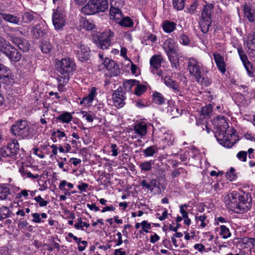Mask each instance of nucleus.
<instances>
[{
	"label": "nucleus",
	"instance_id": "1",
	"mask_svg": "<svg viewBox=\"0 0 255 255\" xmlns=\"http://www.w3.org/2000/svg\"><path fill=\"white\" fill-rule=\"evenodd\" d=\"M213 124L217 129L215 137L219 143L225 147H231L238 139L235 129L229 128L227 118L216 117L213 120Z\"/></svg>",
	"mask_w": 255,
	"mask_h": 255
},
{
	"label": "nucleus",
	"instance_id": "2",
	"mask_svg": "<svg viewBox=\"0 0 255 255\" xmlns=\"http://www.w3.org/2000/svg\"><path fill=\"white\" fill-rule=\"evenodd\" d=\"M226 206L231 211L237 213H243L251 208L250 202L244 197L234 192L226 195L224 197Z\"/></svg>",
	"mask_w": 255,
	"mask_h": 255
},
{
	"label": "nucleus",
	"instance_id": "3",
	"mask_svg": "<svg viewBox=\"0 0 255 255\" xmlns=\"http://www.w3.org/2000/svg\"><path fill=\"white\" fill-rule=\"evenodd\" d=\"M163 48L172 68L177 69L180 65L178 44L173 39L168 38L164 42Z\"/></svg>",
	"mask_w": 255,
	"mask_h": 255
},
{
	"label": "nucleus",
	"instance_id": "4",
	"mask_svg": "<svg viewBox=\"0 0 255 255\" xmlns=\"http://www.w3.org/2000/svg\"><path fill=\"white\" fill-rule=\"evenodd\" d=\"M187 70L191 75L195 77L197 82L206 86L211 84V81L202 74L203 65L196 59L190 58L188 59Z\"/></svg>",
	"mask_w": 255,
	"mask_h": 255
},
{
	"label": "nucleus",
	"instance_id": "5",
	"mask_svg": "<svg viewBox=\"0 0 255 255\" xmlns=\"http://www.w3.org/2000/svg\"><path fill=\"white\" fill-rule=\"evenodd\" d=\"M56 67L58 71L63 76L64 83H68L71 75L76 68L74 60L69 57L57 61Z\"/></svg>",
	"mask_w": 255,
	"mask_h": 255
},
{
	"label": "nucleus",
	"instance_id": "6",
	"mask_svg": "<svg viewBox=\"0 0 255 255\" xmlns=\"http://www.w3.org/2000/svg\"><path fill=\"white\" fill-rule=\"evenodd\" d=\"M109 7L108 0H89L81 8V12L86 15H92L106 11Z\"/></svg>",
	"mask_w": 255,
	"mask_h": 255
},
{
	"label": "nucleus",
	"instance_id": "7",
	"mask_svg": "<svg viewBox=\"0 0 255 255\" xmlns=\"http://www.w3.org/2000/svg\"><path fill=\"white\" fill-rule=\"evenodd\" d=\"M10 131L13 135L19 139H27L31 137L32 131L26 121H17L11 128Z\"/></svg>",
	"mask_w": 255,
	"mask_h": 255
},
{
	"label": "nucleus",
	"instance_id": "8",
	"mask_svg": "<svg viewBox=\"0 0 255 255\" xmlns=\"http://www.w3.org/2000/svg\"><path fill=\"white\" fill-rule=\"evenodd\" d=\"M19 150V145L16 139H11L6 146L0 149V154L3 157H11L16 155Z\"/></svg>",
	"mask_w": 255,
	"mask_h": 255
},
{
	"label": "nucleus",
	"instance_id": "9",
	"mask_svg": "<svg viewBox=\"0 0 255 255\" xmlns=\"http://www.w3.org/2000/svg\"><path fill=\"white\" fill-rule=\"evenodd\" d=\"M163 61V57L160 54H155L149 60L150 71L153 74L159 77L162 76L163 72L160 69L161 63Z\"/></svg>",
	"mask_w": 255,
	"mask_h": 255
},
{
	"label": "nucleus",
	"instance_id": "10",
	"mask_svg": "<svg viewBox=\"0 0 255 255\" xmlns=\"http://www.w3.org/2000/svg\"><path fill=\"white\" fill-rule=\"evenodd\" d=\"M114 36L111 29L105 30L98 36L97 46L102 49H107L111 45L112 38Z\"/></svg>",
	"mask_w": 255,
	"mask_h": 255
},
{
	"label": "nucleus",
	"instance_id": "11",
	"mask_svg": "<svg viewBox=\"0 0 255 255\" xmlns=\"http://www.w3.org/2000/svg\"><path fill=\"white\" fill-rule=\"evenodd\" d=\"M65 13L62 9H55L52 14V22L56 29L62 28L66 23Z\"/></svg>",
	"mask_w": 255,
	"mask_h": 255
},
{
	"label": "nucleus",
	"instance_id": "12",
	"mask_svg": "<svg viewBox=\"0 0 255 255\" xmlns=\"http://www.w3.org/2000/svg\"><path fill=\"white\" fill-rule=\"evenodd\" d=\"M74 51L77 57L81 61H86L89 58L90 54V48L82 41L77 43L75 45Z\"/></svg>",
	"mask_w": 255,
	"mask_h": 255
},
{
	"label": "nucleus",
	"instance_id": "13",
	"mask_svg": "<svg viewBox=\"0 0 255 255\" xmlns=\"http://www.w3.org/2000/svg\"><path fill=\"white\" fill-rule=\"evenodd\" d=\"M9 59L11 62H17L21 58V54L19 51L11 45H7L1 51Z\"/></svg>",
	"mask_w": 255,
	"mask_h": 255
},
{
	"label": "nucleus",
	"instance_id": "14",
	"mask_svg": "<svg viewBox=\"0 0 255 255\" xmlns=\"http://www.w3.org/2000/svg\"><path fill=\"white\" fill-rule=\"evenodd\" d=\"M13 77L10 69L0 63V81L6 84H9L12 82Z\"/></svg>",
	"mask_w": 255,
	"mask_h": 255
},
{
	"label": "nucleus",
	"instance_id": "15",
	"mask_svg": "<svg viewBox=\"0 0 255 255\" xmlns=\"http://www.w3.org/2000/svg\"><path fill=\"white\" fill-rule=\"evenodd\" d=\"M126 97L122 89L119 88L113 94V100L114 105L118 108L123 107L125 104Z\"/></svg>",
	"mask_w": 255,
	"mask_h": 255
},
{
	"label": "nucleus",
	"instance_id": "16",
	"mask_svg": "<svg viewBox=\"0 0 255 255\" xmlns=\"http://www.w3.org/2000/svg\"><path fill=\"white\" fill-rule=\"evenodd\" d=\"M213 56L219 71L222 73H225L226 71V65L224 57L219 53H213Z\"/></svg>",
	"mask_w": 255,
	"mask_h": 255
},
{
	"label": "nucleus",
	"instance_id": "17",
	"mask_svg": "<svg viewBox=\"0 0 255 255\" xmlns=\"http://www.w3.org/2000/svg\"><path fill=\"white\" fill-rule=\"evenodd\" d=\"M96 91L97 89L95 87H93L88 95L83 98L80 102V104L85 106H90L97 96Z\"/></svg>",
	"mask_w": 255,
	"mask_h": 255
},
{
	"label": "nucleus",
	"instance_id": "18",
	"mask_svg": "<svg viewBox=\"0 0 255 255\" xmlns=\"http://www.w3.org/2000/svg\"><path fill=\"white\" fill-rule=\"evenodd\" d=\"M244 12L245 17L250 22L255 20V8L250 4H246L244 6Z\"/></svg>",
	"mask_w": 255,
	"mask_h": 255
},
{
	"label": "nucleus",
	"instance_id": "19",
	"mask_svg": "<svg viewBox=\"0 0 255 255\" xmlns=\"http://www.w3.org/2000/svg\"><path fill=\"white\" fill-rule=\"evenodd\" d=\"M147 125L145 122H140L134 126V130L138 136L142 138L147 133Z\"/></svg>",
	"mask_w": 255,
	"mask_h": 255
},
{
	"label": "nucleus",
	"instance_id": "20",
	"mask_svg": "<svg viewBox=\"0 0 255 255\" xmlns=\"http://www.w3.org/2000/svg\"><path fill=\"white\" fill-rule=\"evenodd\" d=\"M123 14L122 11L118 7L111 6L110 9V16L111 19L118 23L122 18Z\"/></svg>",
	"mask_w": 255,
	"mask_h": 255
},
{
	"label": "nucleus",
	"instance_id": "21",
	"mask_svg": "<svg viewBox=\"0 0 255 255\" xmlns=\"http://www.w3.org/2000/svg\"><path fill=\"white\" fill-rule=\"evenodd\" d=\"M12 41L17 45L20 50L23 51H26L29 49L30 44L25 39L14 37L13 38Z\"/></svg>",
	"mask_w": 255,
	"mask_h": 255
},
{
	"label": "nucleus",
	"instance_id": "22",
	"mask_svg": "<svg viewBox=\"0 0 255 255\" xmlns=\"http://www.w3.org/2000/svg\"><path fill=\"white\" fill-rule=\"evenodd\" d=\"M46 27L45 25L37 24L33 27L31 32L34 37L38 38L46 33Z\"/></svg>",
	"mask_w": 255,
	"mask_h": 255
},
{
	"label": "nucleus",
	"instance_id": "23",
	"mask_svg": "<svg viewBox=\"0 0 255 255\" xmlns=\"http://www.w3.org/2000/svg\"><path fill=\"white\" fill-rule=\"evenodd\" d=\"M161 139L163 142L165 147L172 146L174 141V137L172 132L169 131L163 133L161 136Z\"/></svg>",
	"mask_w": 255,
	"mask_h": 255
},
{
	"label": "nucleus",
	"instance_id": "24",
	"mask_svg": "<svg viewBox=\"0 0 255 255\" xmlns=\"http://www.w3.org/2000/svg\"><path fill=\"white\" fill-rule=\"evenodd\" d=\"M0 15L1 18L6 22L15 24H17L19 22V18L13 14L4 12H0Z\"/></svg>",
	"mask_w": 255,
	"mask_h": 255
},
{
	"label": "nucleus",
	"instance_id": "25",
	"mask_svg": "<svg viewBox=\"0 0 255 255\" xmlns=\"http://www.w3.org/2000/svg\"><path fill=\"white\" fill-rule=\"evenodd\" d=\"M213 7V4L211 3H208L204 6L201 13L202 19L211 20V15Z\"/></svg>",
	"mask_w": 255,
	"mask_h": 255
},
{
	"label": "nucleus",
	"instance_id": "26",
	"mask_svg": "<svg viewBox=\"0 0 255 255\" xmlns=\"http://www.w3.org/2000/svg\"><path fill=\"white\" fill-rule=\"evenodd\" d=\"M80 26L87 30H92L95 28V23L91 19L82 18L80 21Z\"/></svg>",
	"mask_w": 255,
	"mask_h": 255
},
{
	"label": "nucleus",
	"instance_id": "27",
	"mask_svg": "<svg viewBox=\"0 0 255 255\" xmlns=\"http://www.w3.org/2000/svg\"><path fill=\"white\" fill-rule=\"evenodd\" d=\"M176 23L174 22L165 20L162 23V28L166 33H171L176 28Z\"/></svg>",
	"mask_w": 255,
	"mask_h": 255
},
{
	"label": "nucleus",
	"instance_id": "28",
	"mask_svg": "<svg viewBox=\"0 0 255 255\" xmlns=\"http://www.w3.org/2000/svg\"><path fill=\"white\" fill-rule=\"evenodd\" d=\"M164 83L167 87L172 88L174 91H179V88L177 83L169 77L164 78Z\"/></svg>",
	"mask_w": 255,
	"mask_h": 255
},
{
	"label": "nucleus",
	"instance_id": "29",
	"mask_svg": "<svg viewBox=\"0 0 255 255\" xmlns=\"http://www.w3.org/2000/svg\"><path fill=\"white\" fill-rule=\"evenodd\" d=\"M246 45L249 50L255 51V34L254 33L249 34Z\"/></svg>",
	"mask_w": 255,
	"mask_h": 255
},
{
	"label": "nucleus",
	"instance_id": "30",
	"mask_svg": "<svg viewBox=\"0 0 255 255\" xmlns=\"http://www.w3.org/2000/svg\"><path fill=\"white\" fill-rule=\"evenodd\" d=\"M56 119L60 122L63 123H69L72 119V116L71 114L67 112H64L59 115Z\"/></svg>",
	"mask_w": 255,
	"mask_h": 255
},
{
	"label": "nucleus",
	"instance_id": "31",
	"mask_svg": "<svg viewBox=\"0 0 255 255\" xmlns=\"http://www.w3.org/2000/svg\"><path fill=\"white\" fill-rule=\"evenodd\" d=\"M117 23L119 24L122 26L127 27H130L132 26L133 24V21L130 17L128 16L124 17V15Z\"/></svg>",
	"mask_w": 255,
	"mask_h": 255
},
{
	"label": "nucleus",
	"instance_id": "32",
	"mask_svg": "<svg viewBox=\"0 0 255 255\" xmlns=\"http://www.w3.org/2000/svg\"><path fill=\"white\" fill-rule=\"evenodd\" d=\"M219 229L220 230L219 234L223 239H227L231 237L232 234L230 232L229 229L225 225H221L219 227Z\"/></svg>",
	"mask_w": 255,
	"mask_h": 255
},
{
	"label": "nucleus",
	"instance_id": "33",
	"mask_svg": "<svg viewBox=\"0 0 255 255\" xmlns=\"http://www.w3.org/2000/svg\"><path fill=\"white\" fill-rule=\"evenodd\" d=\"M153 162L151 160L140 163L138 165L142 171H149L151 169Z\"/></svg>",
	"mask_w": 255,
	"mask_h": 255
},
{
	"label": "nucleus",
	"instance_id": "34",
	"mask_svg": "<svg viewBox=\"0 0 255 255\" xmlns=\"http://www.w3.org/2000/svg\"><path fill=\"white\" fill-rule=\"evenodd\" d=\"M65 136L66 134L64 132L57 129L52 132L51 139L54 142H56L57 141V138L60 139Z\"/></svg>",
	"mask_w": 255,
	"mask_h": 255
},
{
	"label": "nucleus",
	"instance_id": "35",
	"mask_svg": "<svg viewBox=\"0 0 255 255\" xmlns=\"http://www.w3.org/2000/svg\"><path fill=\"white\" fill-rule=\"evenodd\" d=\"M211 24V20L202 19L200 24L202 31L204 33H207L209 29Z\"/></svg>",
	"mask_w": 255,
	"mask_h": 255
},
{
	"label": "nucleus",
	"instance_id": "36",
	"mask_svg": "<svg viewBox=\"0 0 255 255\" xmlns=\"http://www.w3.org/2000/svg\"><path fill=\"white\" fill-rule=\"evenodd\" d=\"M33 219L32 222L35 223H40L42 222L41 219H46L47 217V215L45 213H42L40 214L38 213H34L32 214Z\"/></svg>",
	"mask_w": 255,
	"mask_h": 255
},
{
	"label": "nucleus",
	"instance_id": "37",
	"mask_svg": "<svg viewBox=\"0 0 255 255\" xmlns=\"http://www.w3.org/2000/svg\"><path fill=\"white\" fill-rule=\"evenodd\" d=\"M172 5L176 10H181L185 6V0H172Z\"/></svg>",
	"mask_w": 255,
	"mask_h": 255
},
{
	"label": "nucleus",
	"instance_id": "38",
	"mask_svg": "<svg viewBox=\"0 0 255 255\" xmlns=\"http://www.w3.org/2000/svg\"><path fill=\"white\" fill-rule=\"evenodd\" d=\"M157 152V148L154 146H149L143 150L145 157L152 156Z\"/></svg>",
	"mask_w": 255,
	"mask_h": 255
},
{
	"label": "nucleus",
	"instance_id": "39",
	"mask_svg": "<svg viewBox=\"0 0 255 255\" xmlns=\"http://www.w3.org/2000/svg\"><path fill=\"white\" fill-rule=\"evenodd\" d=\"M138 84V81L136 80H128L124 82L123 86L127 91H129L132 86Z\"/></svg>",
	"mask_w": 255,
	"mask_h": 255
},
{
	"label": "nucleus",
	"instance_id": "40",
	"mask_svg": "<svg viewBox=\"0 0 255 255\" xmlns=\"http://www.w3.org/2000/svg\"><path fill=\"white\" fill-rule=\"evenodd\" d=\"M102 64L104 65V67L109 71L112 70L115 66V62L109 58H105Z\"/></svg>",
	"mask_w": 255,
	"mask_h": 255
},
{
	"label": "nucleus",
	"instance_id": "41",
	"mask_svg": "<svg viewBox=\"0 0 255 255\" xmlns=\"http://www.w3.org/2000/svg\"><path fill=\"white\" fill-rule=\"evenodd\" d=\"M153 98L154 102L157 104L161 105L165 102L163 96L159 93L155 92L153 94Z\"/></svg>",
	"mask_w": 255,
	"mask_h": 255
},
{
	"label": "nucleus",
	"instance_id": "42",
	"mask_svg": "<svg viewBox=\"0 0 255 255\" xmlns=\"http://www.w3.org/2000/svg\"><path fill=\"white\" fill-rule=\"evenodd\" d=\"M9 215L10 211L7 207L2 206L0 208V221L6 218Z\"/></svg>",
	"mask_w": 255,
	"mask_h": 255
},
{
	"label": "nucleus",
	"instance_id": "43",
	"mask_svg": "<svg viewBox=\"0 0 255 255\" xmlns=\"http://www.w3.org/2000/svg\"><path fill=\"white\" fill-rule=\"evenodd\" d=\"M41 49L43 53H49L51 50V45L48 41L42 42L41 45Z\"/></svg>",
	"mask_w": 255,
	"mask_h": 255
},
{
	"label": "nucleus",
	"instance_id": "44",
	"mask_svg": "<svg viewBox=\"0 0 255 255\" xmlns=\"http://www.w3.org/2000/svg\"><path fill=\"white\" fill-rule=\"evenodd\" d=\"M212 108L211 105L206 106L202 108L201 110V114L204 116L205 118L209 117L211 114Z\"/></svg>",
	"mask_w": 255,
	"mask_h": 255
},
{
	"label": "nucleus",
	"instance_id": "45",
	"mask_svg": "<svg viewBox=\"0 0 255 255\" xmlns=\"http://www.w3.org/2000/svg\"><path fill=\"white\" fill-rule=\"evenodd\" d=\"M22 18L24 22L28 23L33 20L34 16L32 12H25L22 14Z\"/></svg>",
	"mask_w": 255,
	"mask_h": 255
},
{
	"label": "nucleus",
	"instance_id": "46",
	"mask_svg": "<svg viewBox=\"0 0 255 255\" xmlns=\"http://www.w3.org/2000/svg\"><path fill=\"white\" fill-rule=\"evenodd\" d=\"M146 90V87L145 86L138 84L134 91V94L137 96H140L145 92Z\"/></svg>",
	"mask_w": 255,
	"mask_h": 255
},
{
	"label": "nucleus",
	"instance_id": "47",
	"mask_svg": "<svg viewBox=\"0 0 255 255\" xmlns=\"http://www.w3.org/2000/svg\"><path fill=\"white\" fill-rule=\"evenodd\" d=\"M9 194L10 192L7 188L0 186V200L6 199Z\"/></svg>",
	"mask_w": 255,
	"mask_h": 255
},
{
	"label": "nucleus",
	"instance_id": "48",
	"mask_svg": "<svg viewBox=\"0 0 255 255\" xmlns=\"http://www.w3.org/2000/svg\"><path fill=\"white\" fill-rule=\"evenodd\" d=\"M34 200L41 207L46 206L48 204V201L44 200L40 196L35 197Z\"/></svg>",
	"mask_w": 255,
	"mask_h": 255
},
{
	"label": "nucleus",
	"instance_id": "49",
	"mask_svg": "<svg viewBox=\"0 0 255 255\" xmlns=\"http://www.w3.org/2000/svg\"><path fill=\"white\" fill-rule=\"evenodd\" d=\"M80 114L82 115V118H85L86 120L88 122H92L93 121L94 117L93 115L89 114L87 112L82 111L80 112Z\"/></svg>",
	"mask_w": 255,
	"mask_h": 255
},
{
	"label": "nucleus",
	"instance_id": "50",
	"mask_svg": "<svg viewBox=\"0 0 255 255\" xmlns=\"http://www.w3.org/2000/svg\"><path fill=\"white\" fill-rule=\"evenodd\" d=\"M179 41L183 45H187L189 43L190 39L187 36L182 34L180 36Z\"/></svg>",
	"mask_w": 255,
	"mask_h": 255
},
{
	"label": "nucleus",
	"instance_id": "51",
	"mask_svg": "<svg viewBox=\"0 0 255 255\" xmlns=\"http://www.w3.org/2000/svg\"><path fill=\"white\" fill-rule=\"evenodd\" d=\"M206 218L207 217L205 215L196 217V220H198L201 222L200 226L201 228H205L206 226L207 223L205 222Z\"/></svg>",
	"mask_w": 255,
	"mask_h": 255
},
{
	"label": "nucleus",
	"instance_id": "52",
	"mask_svg": "<svg viewBox=\"0 0 255 255\" xmlns=\"http://www.w3.org/2000/svg\"><path fill=\"white\" fill-rule=\"evenodd\" d=\"M22 176L23 177L28 178H30L31 179H37L39 177L38 174L34 175V174H32L30 172L27 171H26L25 172L23 173Z\"/></svg>",
	"mask_w": 255,
	"mask_h": 255
},
{
	"label": "nucleus",
	"instance_id": "53",
	"mask_svg": "<svg viewBox=\"0 0 255 255\" xmlns=\"http://www.w3.org/2000/svg\"><path fill=\"white\" fill-rule=\"evenodd\" d=\"M111 148L112 152V155L117 156L120 153V150L118 148L117 145L115 143H113L111 144Z\"/></svg>",
	"mask_w": 255,
	"mask_h": 255
},
{
	"label": "nucleus",
	"instance_id": "54",
	"mask_svg": "<svg viewBox=\"0 0 255 255\" xmlns=\"http://www.w3.org/2000/svg\"><path fill=\"white\" fill-rule=\"evenodd\" d=\"M247 153L246 151H241L237 154L238 158L243 161H246L247 160Z\"/></svg>",
	"mask_w": 255,
	"mask_h": 255
},
{
	"label": "nucleus",
	"instance_id": "55",
	"mask_svg": "<svg viewBox=\"0 0 255 255\" xmlns=\"http://www.w3.org/2000/svg\"><path fill=\"white\" fill-rule=\"evenodd\" d=\"M10 45V43L7 42L4 38L0 37V48L1 51H3V49L6 46Z\"/></svg>",
	"mask_w": 255,
	"mask_h": 255
},
{
	"label": "nucleus",
	"instance_id": "56",
	"mask_svg": "<svg viewBox=\"0 0 255 255\" xmlns=\"http://www.w3.org/2000/svg\"><path fill=\"white\" fill-rule=\"evenodd\" d=\"M33 154L38 156L40 158H44L45 157V155L43 152L38 148L33 149Z\"/></svg>",
	"mask_w": 255,
	"mask_h": 255
},
{
	"label": "nucleus",
	"instance_id": "57",
	"mask_svg": "<svg viewBox=\"0 0 255 255\" xmlns=\"http://www.w3.org/2000/svg\"><path fill=\"white\" fill-rule=\"evenodd\" d=\"M187 206L186 205H182L180 207V213L182 216V218H186L188 217L187 212L184 209V207L187 208Z\"/></svg>",
	"mask_w": 255,
	"mask_h": 255
},
{
	"label": "nucleus",
	"instance_id": "58",
	"mask_svg": "<svg viewBox=\"0 0 255 255\" xmlns=\"http://www.w3.org/2000/svg\"><path fill=\"white\" fill-rule=\"evenodd\" d=\"M197 4L195 3L191 4L189 7L187 9V12L193 14L194 13L196 9Z\"/></svg>",
	"mask_w": 255,
	"mask_h": 255
},
{
	"label": "nucleus",
	"instance_id": "59",
	"mask_svg": "<svg viewBox=\"0 0 255 255\" xmlns=\"http://www.w3.org/2000/svg\"><path fill=\"white\" fill-rule=\"evenodd\" d=\"M116 236L118 237V239L115 240V242H117L116 246H119L121 245L123 242L122 240V234L120 232H118L116 234Z\"/></svg>",
	"mask_w": 255,
	"mask_h": 255
},
{
	"label": "nucleus",
	"instance_id": "60",
	"mask_svg": "<svg viewBox=\"0 0 255 255\" xmlns=\"http://www.w3.org/2000/svg\"><path fill=\"white\" fill-rule=\"evenodd\" d=\"M89 185L86 183H82L78 186V188L81 192H85Z\"/></svg>",
	"mask_w": 255,
	"mask_h": 255
},
{
	"label": "nucleus",
	"instance_id": "61",
	"mask_svg": "<svg viewBox=\"0 0 255 255\" xmlns=\"http://www.w3.org/2000/svg\"><path fill=\"white\" fill-rule=\"evenodd\" d=\"M239 54L241 60L242 61L243 64H245L247 62H249L248 60V58L245 54H243V52L239 50Z\"/></svg>",
	"mask_w": 255,
	"mask_h": 255
},
{
	"label": "nucleus",
	"instance_id": "62",
	"mask_svg": "<svg viewBox=\"0 0 255 255\" xmlns=\"http://www.w3.org/2000/svg\"><path fill=\"white\" fill-rule=\"evenodd\" d=\"M195 249L198 250L200 252H202L205 249L204 245L201 244H196L194 246Z\"/></svg>",
	"mask_w": 255,
	"mask_h": 255
},
{
	"label": "nucleus",
	"instance_id": "63",
	"mask_svg": "<svg viewBox=\"0 0 255 255\" xmlns=\"http://www.w3.org/2000/svg\"><path fill=\"white\" fill-rule=\"evenodd\" d=\"M160 239V237L156 234L151 235L150 237V241L151 243L154 244Z\"/></svg>",
	"mask_w": 255,
	"mask_h": 255
},
{
	"label": "nucleus",
	"instance_id": "64",
	"mask_svg": "<svg viewBox=\"0 0 255 255\" xmlns=\"http://www.w3.org/2000/svg\"><path fill=\"white\" fill-rule=\"evenodd\" d=\"M126 252L123 251L122 248L116 249L114 252V255H126Z\"/></svg>",
	"mask_w": 255,
	"mask_h": 255
}]
</instances>
